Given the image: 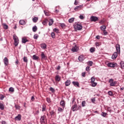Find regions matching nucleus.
<instances>
[{
    "mask_svg": "<svg viewBox=\"0 0 124 124\" xmlns=\"http://www.w3.org/2000/svg\"><path fill=\"white\" fill-rule=\"evenodd\" d=\"M74 28L75 31H81L82 29H83V26H82V24H79L78 23H75L74 25Z\"/></svg>",
    "mask_w": 124,
    "mask_h": 124,
    "instance_id": "f257e3e1",
    "label": "nucleus"
},
{
    "mask_svg": "<svg viewBox=\"0 0 124 124\" xmlns=\"http://www.w3.org/2000/svg\"><path fill=\"white\" fill-rule=\"evenodd\" d=\"M40 123L41 124H47V118L46 115L41 116L40 119Z\"/></svg>",
    "mask_w": 124,
    "mask_h": 124,
    "instance_id": "f03ea898",
    "label": "nucleus"
},
{
    "mask_svg": "<svg viewBox=\"0 0 124 124\" xmlns=\"http://www.w3.org/2000/svg\"><path fill=\"white\" fill-rule=\"evenodd\" d=\"M13 39L14 40V44L15 46H18V45L19 44V39L18 38V37H17V36H16V35H14Z\"/></svg>",
    "mask_w": 124,
    "mask_h": 124,
    "instance_id": "7ed1b4c3",
    "label": "nucleus"
},
{
    "mask_svg": "<svg viewBox=\"0 0 124 124\" xmlns=\"http://www.w3.org/2000/svg\"><path fill=\"white\" fill-rule=\"evenodd\" d=\"M115 48L117 51L116 52L118 53V54H121V46L119 44L116 45Z\"/></svg>",
    "mask_w": 124,
    "mask_h": 124,
    "instance_id": "20e7f679",
    "label": "nucleus"
},
{
    "mask_svg": "<svg viewBox=\"0 0 124 124\" xmlns=\"http://www.w3.org/2000/svg\"><path fill=\"white\" fill-rule=\"evenodd\" d=\"M3 62L5 66H7V65H8V63H9V61L8 60V59L7 58V57H5L4 58Z\"/></svg>",
    "mask_w": 124,
    "mask_h": 124,
    "instance_id": "39448f33",
    "label": "nucleus"
},
{
    "mask_svg": "<svg viewBox=\"0 0 124 124\" xmlns=\"http://www.w3.org/2000/svg\"><path fill=\"white\" fill-rule=\"evenodd\" d=\"M91 20L92 22H96V21H98V17L94 16H91Z\"/></svg>",
    "mask_w": 124,
    "mask_h": 124,
    "instance_id": "423d86ee",
    "label": "nucleus"
},
{
    "mask_svg": "<svg viewBox=\"0 0 124 124\" xmlns=\"http://www.w3.org/2000/svg\"><path fill=\"white\" fill-rule=\"evenodd\" d=\"M77 107H78L77 104L75 103V104H74V105L72 107V111L73 112H74V111H77V109H78Z\"/></svg>",
    "mask_w": 124,
    "mask_h": 124,
    "instance_id": "0eeeda50",
    "label": "nucleus"
},
{
    "mask_svg": "<svg viewBox=\"0 0 124 124\" xmlns=\"http://www.w3.org/2000/svg\"><path fill=\"white\" fill-rule=\"evenodd\" d=\"M19 24L20 25H21V26H25L26 24H27V20H24L23 19L19 20Z\"/></svg>",
    "mask_w": 124,
    "mask_h": 124,
    "instance_id": "6e6552de",
    "label": "nucleus"
},
{
    "mask_svg": "<svg viewBox=\"0 0 124 124\" xmlns=\"http://www.w3.org/2000/svg\"><path fill=\"white\" fill-rule=\"evenodd\" d=\"M117 57H118V52H114L111 57V59H112V60H115V59H117Z\"/></svg>",
    "mask_w": 124,
    "mask_h": 124,
    "instance_id": "1a4fd4ad",
    "label": "nucleus"
},
{
    "mask_svg": "<svg viewBox=\"0 0 124 124\" xmlns=\"http://www.w3.org/2000/svg\"><path fill=\"white\" fill-rule=\"evenodd\" d=\"M60 104L62 108H65V102H64V100H61Z\"/></svg>",
    "mask_w": 124,
    "mask_h": 124,
    "instance_id": "9d476101",
    "label": "nucleus"
},
{
    "mask_svg": "<svg viewBox=\"0 0 124 124\" xmlns=\"http://www.w3.org/2000/svg\"><path fill=\"white\" fill-rule=\"evenodd\" d=\"M70 84H71V80L70 79H68L65 82L66 87H68V86L70 85Z\"/></svg>",
    "mask_w": 124,
    "mask_h": 124,
    "instance_id": "9b49d317",
    "label": "nucleus"
},
{
    "mask_svg": "<svg viewBox=\"0 0 124 124\" xmlns=\"http://www.w3.org/2000/svg\"><path fill=\"white\" fill-rule=\"evenodd\" d=\"M55 79L56 82H60V81H61V76H60L58 75H57L55 76Z\"/></svg>",
    "mask_w": 124,
    "mask_h": 124,
    "instance_id": "f8f14e48",
    "label": "nucleus"
},
{
    "mask_svg": "<svg viewBox=\"0 0 124 124\" xmlns=\"http://www.w3.org/2000/svg\"><path fill=\"white\" fill-rule=\"evenodd\" d=\"M78 60L79 62H82L85 60V57L83 55H80L78 57Z\"/></svg>",
    "mask_w": 124,
    "mask_h": 124,
    "instance_id": "ddd939ff",
    "label": "nucleus"
},
{
    "mask_svg": "<svg viewBox=\"0 0 124 124\" xmlns=\"http://www.w3.org/2000/svg\"><path fill=\"white\" fill-rule=\"evenodd\" d=\"M71 50L72 52H77V51H78V47H77V46H73Z\"/></svg>",
    "mask_w": 124,
    "mask_h": 124,
    "instance_id": "4468645a",
    "label": "nucleus"
},
{
    "mask_svg": "<svg viewBox=\"0 0 124 124\" xmlns=\"http://www.w3.org/2000/svg\"><path fill=\"white\" fill-rule=\"evenodd\" d=\"M82 5H79V6H76L75 8H74V10H75V11H78V10H80L81 9V8H82Z\"/></svg>",
    "mask_w": 124,
    "mask_h": 124,
    "instance_id": "2eb2a0df",
    "label": "nucleus"
},
{
    "mask_svg": "<svg viewBox=\"0 0 124 124\" xmlns=\"http://www.w3.org/2000/svg\"><path fill=\"white\" fill-rule=\"evenodd\" d=\"M108 67H115V64L111 62H109L108 63Z\"/></svg>",
    "mask_w": 124,
    "mask_h": 124,
    "instance_id": "dca6fc26",
    "label": "nucleus"
},
{
    "mask_svg": "<svg viewBox=\"0 0 124 124\" xmlns=\"http://www.w3.org/2000/svg\"><path fill=\"white\" fill-rule=\"evenodd\" d=\"M21 115L18 114L17 116L15 117V119L16 121H21Z\"/></svg>",
    "mask_w": 124,
    "mask_h": 124,
    "instance_id": "f3484780",
    "label": "nucleus"
},
{
    "mask_svg": "<svg viewBox=\"0 0 124 124\" xmlns=\"http://www.w3.org/2000/svg\"><path fill=\"white\" fill-rule=\"evenodd\" d=\"M72 84L75 86V87H79V82L77 81H73Z\"/></svg>",
    "mask_w": 124,
    "mask_h": 124,
    "instance_id": "a211bd4d",
    "label": "nucleus"
},
{
    "mask_svg": "<svg viewBox=\"0 0 124 124\" xmlns=\"http://www.w3.org/2000/svg\"><path fill=\"white\" fill-rule=\"evenodd\" d=\"M29 42V40L27 39L26 38H22V43H26Z\"/></svg>",
    "mask_w": 124,
    "mask_h": 124,
    "instance_id": "6ab92c4d",
    "label": "nucleus"
},
{
    "mask_svg": "<svg viewBox=\"0 0 124 124\" xmlns=\"http://www.w3.org/2000/svg\"><path fill=\"white\" fill-rule=\"evenodd\" d=\"M32 59L33 60H34V61H37V60L39 59V57L36 55H34L32 56Z\"/></svg>",
    "mask_w": 124,
    "mask_h": 124,
    "instance_id": "aec40b11",
    "label": "nucleus"
},
{
    "mask_svg": "<svg viewBox=\"0 0 124 124\" xmlns=\"http://www.w3.org/2000/svg\"><path fill=\"white\" fill-rule=\"evenodd\" d=\"M48 22H49V23H48L49 26H52V25H53V24L54 23V20L52 18H51L49 20Z\"/></svg>",
    "mask_w": 124,
    "mask_h": 124,
    "instance_id": "412c9836",
    "label": "nucleus"
},
{
    "mask_svg": "<svg viewBox=\"0 0 124 124\" xmlns=\"http://www.w3.org/2000/svg\"><path fill=\"white\" fill-rule=\"evenodd\" d=\"M41 56L42 60H46V56L45 55V54H44V53L42 52Z\"/></svg>",
    "mask_w": 124,
    "mask_h": 124,
    "instance_id": "4be33fe9",
    "label": "nucleus"
},
{
    "mask_svg": "<svg viewBox=\"0 0 124 124\" xmlns=\"http://www.w3.org/2000/svg\"><path fill=\"white\" fill-rule=\"evenodd\" d=\"M49 114L51 117H54L55 116L56 112L54 111V110H51V111L49 112Z\"/></svg>",
    "mask_w": 124,
    "mask_h": 124,
    "instance_id": "5701e85b",
    "label": "nucleus"
},
{
    "mask_svg": "<svg viewBox=\"0 0 124 124\" xmlns=\"http://www.w3.org/2000/svg\"><path fill=\"white\" fill-rule=\"evenodd\" d=\"M120 66H121V68L122 69H124V61H121L120 62Z\"/></svg>",
    "mask_w": 124,
    "mask_h": 124,
    "instance_id": "b1692460",
    "label": "nucleus"
},
{
    "mask_svg": "<svg viewBox=\"0 0 124 124\" xmlns=\"http://www.w3.org/2000/svg\"><path fill=\"white\" fill-rule=\"evenodd\" d=\"M117 83V82L116 81L114 82H111L110 83V87H115L116 86V84Z\"/></svg>",
    "mask_w": 124,
    "mask_h": 124,
    "instance_id": "393cba45",
    "label": "nucleus"
},
{
    "mask_svg": "<svg viewBox=\"0 0 124 124\" xmlns=\"http://www.w3.org/2000/svg\"><path fill=\"white\" fill-rule=\"evenodd\" d=\"M32 21L33 23H36L38 21V17H34L32 18Z\"/></svg>",
    "mask_w": 124,
    "mask_h": 124,
    "instance_id": "a878e982",
    "label": "nucleus"
},
{
    "mask_svg": "<svg viewBox=\"0 0 124 124\" xmlns=\"http://www.w3.org/2000/svg\"><path fill=\"white\" fill-rule=\"evenodd\" d=\"M41 47L42 49H46L47 46L45 44H42L41 45Z\"/></svg>",
    "mask_w": 124,
    "mask_h": 124,
    "instance_id": "bb28decb",
    "label": "nucleus"
},
{
    "mask_svg": "<svg viewBox=\"0 0 124 124\" xmlns=\"http://www.w3.org/2000/svg\"><path fill=\"white\" fill-rule=\"evenodd\" d=\"M23 62H26V63H28V57H26V56H24V57H23Z\"/></svg>",
    "mask_w": 124,
    "mask_h": 124,
    "instance_id": "cd10ccee",
    "label": "nucleus"
},
{
    "mask_svg": "<svg viewBox=\"0 0 124 124\" xmlns=\"http://www.w3.org/2000/svg\"><path fill=\"white\" fill-rule=\"evenodd\" d=\"M0 110H4V105L1 103H0Z\"/></svg>",
    "mask_w": 124,
    "mask_h": 124,
    "instance_id": "c85d7f7f",
    "label": "nucleus"
},
{
    "mask_svg": "<svg viewBox=\"0 0 124 124\" xmlns=\"http://www.w3.org/2000/svg\"><path fill=\"white\" fill-rule=\"evenodd\" d=\"M2 26L4 30H7V29H8V26H7V25H6L5 23H3Z\"/></svg>",
    "mask_w": 124,
    "mask_h": 124,
    "instance_id": "c756f323",
    "label": "nucleus"
},
{
    "mask_svg": "<svg viewBox=\"0 0 124 124\" xmlns=\"http://www.w3.org/2000/svg\"><path fill=\"white\" fill-rule=\"evenodd\" d=\"M75 18L74 17H72L71 18H70L68 20L69 23H73V22H74V19Z\"/></svg>",
    "mask_w": 124,
    "mask_h": 124,
    "instance_id": "7c9ffc66",
    "label": "nucleus"
},
{
    "mask_svg": "<svg viewBox=\"0 0 124 124\" xmlns=\"http://www.w3.org/2000/svg\"><path fill=\"white\" fill-rule=\"evenodd\" d=\"M32 31L34 32H35L37 31V27L36 26H34L32 27Z\"/></svg>",
    "mask_w": 124,
    "mask_h": 124,
    "instance_id": "2f4dec72",
    "label": "nucleus"
},
{
    "mask_svg": "<svg viewBox=\"0 0 124 124\" xmlns=\"http://www.w3.org/2000/svg\"><path fill=\"white\" fill-rule=\"evenodd\" d=\"M90 51L91 52V53H93V52H95V48L93 47H91L90 49Z\"/></svg>",
    "mask_w": 124,
    "mask_h": 124,
    "instance_id": "473e14b6",
    "label": "nucleus"
},
{
    "mask_svg": "<svg viewBox=\"0 0 124 124\" xmlns=\"http://www.w3.org/2000/svg\"><path fill=\"white\" fill-rule=\"evenodd\" d=\"M108 94L109 96H113V95H114V94H113V92H112L111 91L108 92Z\"/></svg>",
    "mask_w": 124,
    "mask_h": 124,
    "instance_id": "72a5a7b5",
    "label": "nucleus"
},
{
    "mask_svg": "<svg viewBox=\"0 0 124 124\" xmlns=\"http://www.w3.org/2000/svg\"><path fill=\"white\" fill-rule=\"evenodd\" d=\"M42 112H44V111H46V105H43L42 106Z\"/></svg>",
    "mask_w": 124,
    "mask_h": 124,
    "instance_id": "f704fd0d",
    "label": "nucleus"
},
{
    "mask_svg": "<svg viewBox=\"0 0 124 124\" xmlns=\"http://www.w3.org/2000/svg\"><path fill=\"white\" fill-rule=\"evenodd\" d=\"M100 29L101 30V31H105V30H106V26L103 25L100 27Z\"/></svg>",
    "mask_w": 124,
    "mask_h": 124,
    "instance_id": "c9c22d12",
    "label": "nucleus"
},
{
    "mask_svg": "<svg viewBox=\"0 0 124 124\" xmlns=\"http://www.w3.org/2000/svg\"><path fill=\"white\" fill-rule=\"evenodd\" d=\"M48 23V19H45L43 20L42 24L43 25H46Z\"/></svg>",
    "mask_w": 124,
    "mask_h": 124,
    "instance_id": "e433bc0d",
    "label": "nucleus"
},
{
    "mask_svg": "<svg viewBox=\"0 0 124 124\" xmlns=\"http://www.w3.org/2000/svg\"><path fill=\"white\" fill-rule=\"evenodd\" d=\"M60 26L62 29L65 28V24H64V23H61Z\"/></svg>",
    "mask_w": 124,
    "mask_h": 124,
    "instance_id": "4c0bfd02",
    "label": "nucleus"
},
{
    "mask_svg": "<svg viewBox=\"0 0 124 124\" xmlns=\"http://www.w3.org/2000/svg\"><path fill=\"white\" fill-rule=\"evenodd\" d=\"M64 108H58V111H59V112H63V109H64Z\"/></svg>",
    "mask_w": 124,
    "mask_h": 124,
    "instance_id": "58836bf2",
    "label": "nucleus"
},
{
    "mask_svg": "<svg viewBox=\"0 0 124 124\" xmlns=\"http://www.w3.org/2000/svg\"><path fill=\"white\" fill-rule=\"evenodd\" d=\"M91 84H92V87H95V86H96V85H97V83H96L94 81L93 82H91Z\"/></svg>",
    "mask_w": 124,
    "mask_h": 124,
    "instance_id": "ea45409f",
    "label": "nucleus"
},
{
    "mask_svg": "<svg viewBox=\"0 0 124 124\" xmlns=\"http://www.w3.org/2000/svg\"><path fill=\"white\" fill-rule=\"evenodd\" d=\"M81 106L82 107H85V106H86V101H83L82 102Z\"/></svg>",
    "mask_w": 124,
    "mask_h": 124,
    "instance_id": "a19ab883",
    "label": "nucleus"
},
{
    "mask_svg": "<svg viewBox=\"0 0 124 124\" xmlns=\"http://www.w3.org/2000/svg\"><path fill=\"white\" fill-rule=\"evenodd\" d=\"M49 91H50L51 93H55V89L53 88V87H50Z\"/></svg>",
    "mask_w": 124,
    "mask_h": 124,
    "instance_id": "79ce46f5",
    "label": "nucleus"
},
{
    "mask_svg": "<svg viewBox=\"0 0 124 124\" xmlns=\"http://www.w3.org/2000/svg\"><path fill=\"white\" fill-rule=\"evenodd\" d=\"M9 92L13 93L14 92V88L13 87H10L9 89Z\"/></svg>",
    "mask_w": 124,
    "mask_h": 124,
    "instance_id": "37998d69",
    "label": "nucleus"
},
{
    "mask_svg": "<svg viewBox=\"0 0 124 124\" xmlns=\"http://www.w3.org/2000/svg\"><path fill=\"white\" fill-rule=\"evenodd\" d=\"M91 83L94 82V81H95V78L94 77H92L91 78Z\"/></svg>",
    "mask_w": 124,
    "mask_h": 124,
    "instance_id": "c03bdc74",
    "label": "nucleus"
},
{
    "mask_svg": "<svg viewBox=\"0 0 124 124\" xmlns=\"http://www.w3.org/2000/svg\"><path fill=\"white\" fill-rule=\"evenodd\" d=\"M107 115V113L103 112H102L101 116H102L103 117H106Z\"/></svg>",
    "mask_w": 124,
    "mask_h": 124,
    "instance_id": "a18cd8bd",
    "label": "nucleus"
},
{
    "mask_svg": "<svg viewBox=\"0 0 124 124\" xmlns=\"http://www.w3.org/2000/svg\"><path fill=\"white\" fill-rule=\"evenodd\" d=\"M51 36L52 38H55V33L54 32H51Z\"/></svg>",
    "mask_w": 124,
    "mask_h": 124,
    "instance_id": "49530a36",
    "label": "nucleus"
},
{
    "mask_svg": "<svg viewBox=\"0 0 124 124\" xmlns=\"http://www.w3.org/2000/svg\"><path fill=\"white\" fill-rule=\"evenodd\" d=\"M33 38L34 39H37L38 38V34H35L33 36Z\"/></svg>",
    "mask_w": 124,
    "mask_h": 124,
    "instance_id": "de8ad7c7",
    "label": "nucleus"
},
{
    "mask_svg": "<svg viewBox=\"0 0 124 124\" xmlns=\"http://www.w3.org/2000/svg\"><path fill=\"white\" fill-rule=\"evenodd\" d=\"M15 108L16 109H20V106H19L18 105H15Z\"/></svg>",
    "mask_w": 124,
    "mask_h": 124,
    "instance_id": "09e8293b",
    "label": "nucleus"
},
{
    "mask_svg": "<svg viewBox=\"0 0 124 124\" xmlns=\"http://www.w3.org/2000/svg\"><path fill=\"white\" fill-rule=\"evenodd\" d=\"M46 101L48 103H51V99L50 98H46Z\"/></svg>",
    "mask_w": 124,
    "mask_h": 124,
    "instance_id": "8fccbe9b",
    "label": "nucleus"
},
{
    "mask_svg": "<svg viewBox=\"0 0 124 124\" xmlns=\"http://www.w3.org/2000/svg\"><path fill=\"white\" fill-rule=\"evenodd\" d=\"M79 18H80L81 20H83V19L85 18V17L83 15H80L79 16Z\"/></svg>",
    "mask_w": 124,
    "mask_h": 124,
    "instance_id": "3c124183",
    "label": "nucleus"
},
{
    "mask_svg": "<svg viewBox=\"0 0 124 124\" xmlns=\"http://www.w3.org/2000/svg\"><path fill=\"white\" fill-rule=\"evenodd\" d=\"M53 31H55L57 33L59 32V30H58L57 28H55L53 29Z\"/></svg>",
    "mask_w": 124,
    "mask_h": 124,
    "instance_id": "603ef678",
    "label": "nucleus"
},
{
    "mask_svg": "<svg viewBox=\"0 0 124 124\" xmlns=\"http://www.w3.org/2000/svg\"><path fill=\"white\" fill-rule=\"evenodd\" d=\"M88 64L90 65V66H92L93 65V62L90 61L88 62Z\"/></svg>",
    "mask_w": 124,
    "mask_h": 124,
    "instance_id": "864d4df0",
    "label": "nucleus"
},
{
    "mask_svg": "<svg viewBox=\"0 0 124 124\" xmlns=\"http://www.w3.org/2000/svg\"><path fill=\"white\" fill-rule=\"evenodd\" d=\"M82 77H86V72H83L81 74Z\"/></svg>",
    "mask_w": 124,
    "mask_h": 124,
    "instance_id": "5fc2aeb1",
    "label": "nucleus"
},
{
    "mask_svg": "<svg viewBox=\"0 0 124 124\" xmlns=\"http://www.w3.org/2000/svg\"><path fill=\"white\" fill-rule=\"evenodd\" d=\"M103 32L104 35H107V34H108V32H107V31H106V30H104Z\"/></svg>",
    "mask_w": 124,
    "mask_h": 124,
    "instance_id": "6e6d98bb",
    "label": "nucleus"
},
{
    "mask_svg": "<svg viewBox=\"0 0 124 124\" xmlns=\"http://www.w3.org/2000/svg\"><path fill=\"white\" fill-rule=\"evenodd\" d=\"M72 103H75H75H76V102H75V97H73L72 99Z\"/></svg>",
    "mask_w": 124,
    "mask_h": 124,
    "instance_id": "4d7b16f0",
    "label": "nucleus"
},
{
    "mask_svg": "<svg viewBox=\"0 0 124 124\" xmlns=\"http://www.w3.org/2000/svg\"><path fill=\"white\" fill-rule=\"evenodd\" d=\"M44 13L46 16H49V13L46 12V11H44Z\"/></svg>",
    "mask_w": 124,
    "mask_h": 124,
    "instance_id": "13d9d810",
    "label": "nucleus"
},
{
    "mask_svg": "<svg viewBox=\"0 0 124 124\" xmlns=\"http://www.w3.org/2000/svg\"><path fill=\"white\" fill-rule=\"evenodd\" d=\"M3 98H4V96L3 95H1V96H0V99H1V100H3Z\"/></svg>",
    "mask_w": 124,
    "mask_h": 124,
    "instance_id": "bf43d9fd",
    "label": "nucleus"
},
{
    "mask_svg": "<svg viewBox=\"0 0 124 124\" xmlns=\"http://www.w3.org/2000/svg\"><path fill=\"white\" fill-rule=\"evenodd\" d=\"M86 71H90V67L89 66L86 67Z\"/></svg>",
    "mask_w": 124,
    "mask_h": 124,
    "instance_id": "052dcab7",
    "label": "nucleus"
},
{
    "mask_svg": "<svg viewBox=\"0 0 124 124\" xmlns=\"http://www.w3.org/2000/svg\"><path fill=\"white\" fill-rule=\"evenodd\" d=\"M74 4H75V5H77V4H78V0H75Z\"/></svg>",
    "mask_w": 124,
    "mask_h": 124,
    "instance_id": "680f3d73",
    "label": "nucleus"
},
{
    "mask_svg": "<svg viewBox=\"0 0 124 124\" xmlns=\"http://www.w3.org/2000/svg\"><path fill=\"white\" fill-rule=\"evenodd\" d=\"M100 45L99 44V43H98V42H96L95 43V46H97L98 47Z\"/></svg>",
    "mask_w": 124,
    "mask_h": 124,
    "instance_id": "e2e57ef3",
    "label": "nucleus"
},
{
    "mask_svg": "<svg viewBox=\"0 0 124 124\" xmlns=\"http://www.w3.org/2000/svg\"><path fill=\"white\" fill-rule=\"evenodd\" d=\"M1 124H6V122H5V121H2L1 122Z\"/></svg>",
    "mask_w": 124,
    "mask_h": 124,
    "instance_id": "0e129e2a",
    "label": "nucleus"
},
{
    "mask_svg": "<svg viewBox=\"0 0 124 124\" xmlns=\"http://www.w3.org/2000/svg\"><path fill=\"white\" fill-rule=\"evenodd\" d=\"M31 100L32 101H34V96H32L31 97Z\"/></svg>",
    "mask_w": 124,
    "mask_h": 124,
    "instance_id": "69168bd1",
    "label": "nucleus"
},
{
    "mask_svg": "<svg viewBox=\"0 0 124 124\" xmlns=\"http://www.w3.org/2000/svg\"><path fill=\"white\" fill-rule=\"evenodd\" d=\"M91 101H92V102L93 103H94V102H95V99H94V98L92 99H91Z\"/></svg>",
    "mask_w": 124,
    "mask_h": 124,
    "instance_id": "338daca9",
    "label": "nucleus"
},
{
    "mask_svg": "<svg viewBox=\"0 0 124 124\" xmlns=\"http://www.w3.org/2000/svg\"><path fill=\"white\" fill-rule=\"evenodd\" d=\"M81 106H79L78 107H77V109H78L77 110L81 109Z\"/></svg>",
    "mask_w": 124,
    "mask_h": 124,
    "instance_id": "774afa93",
    "label": "nucleus"
}]
</instances>
